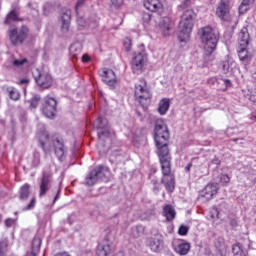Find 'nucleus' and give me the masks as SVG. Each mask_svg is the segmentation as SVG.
Here are the masks:
<instances>
[{
    "mask_svg": "<svg viewBox=\"0 0 256 256\" xmlns=\"http://www.w3.org/2000/svg\"><path fill=\"white\" fill-rule=\"evenodd\" d=\"M154 141L157 147V155L160 159L162 169V183L165 185L168 193L175 191V176L171 174V155H169V128L163 121H158L154 130Z\"/></svg>",
    "mask_w": 256,
    "mask_h": 256,
    "instance_id": "f257e3e1",
    "label": "nucleus"
},
{
    "mask_svg": "<svg viewBox=\"0 0 256 256\" xmlns=\"http://www.w3.org/2000/svg\"><path fill=\"white\" fill-rule=\"evenodd\" d=\"M191 6V0H182V3L178 6L179 11H183L179 23L178 39L180 43H187L191 39V31L195 25V11L189 8Z\"/></svg>",
    "mask_w": 256,
    "mask_h": 256,
    "instance_id": "f03ea898",
    "label": "nucleus"
},
{
    "mask_svg": "<svg viewBox=\"0 0 256 256\" xmlns=\"http://www.w3.org/2000/svg\"><path fill=\"white\" fill-rule=\"evenodd\" d=\"M37 139L44 153H49L51 148L54 147L55 155L58 157V159H61V157L65 155V144L63 139L55 136H49L47 130L38 132Z\"/></svg>",
    "mask_w": 256,
    "mask_h": 256,
    "instance_id": "7ed1b4c3",
    "label": "nucleus"
},
{
    "mask_svg": "<svg viewBox=\"0 0 256 256\" xmlns=\"http://www.w3.org/2000/svg\"><path fill=\"white\" fill-rule=\"evenodd\" d=\"M198 35L202 45H204L205 55H213L221 37L219 30L211 26H204L199 30Z\"/></svg>",
    "mask_w": 256,
    "mask_h": 256,
    "instance_id": "20e7f679",
    "label": "nucleus"
},
{
    "mask_svg": "<svg viewBox=\"0 0 256 256\" xmlns=\"http://www.w3.org/2000/svg\"><path fill=\"white\" fill-rule=\"evenodd\" d=\"M107 173H109V169L107 167H96L94 170L90 171L86 177V185H88V187H93V185L99 183V181H103V177H107Z\"/></svg>",
    "mask_w": 256,
    "mask_h": 256,
    "instance_id": "39448f33",
    "label": "nucleus"
},
{
    "mask_svg": "<svg viewBox=\"0 0 256 256\" xmlns=\"http://www.w3.org/2000/svg\"><path fill=\"white\" fill-rule=\"evenodd\" d=\"M134 97L139 103L151 99V90L147 86V81L140 79L139 83L135 84Z\"/></svg>",
    "mask_w": 256,
    "mask_h": 256,
    "instance_id": "423d86ee",
    "label": "nucleus"
},
{
    "mask_svg": "<svg viewBox=\"0 0 256 256\" xmlns=\"http://www.w3.org/2000/svg\"><path fill=\"white\" fill-rule=\"evenodd\" d=\"M29 35V28L23 26L20 30L13 28L9 30L10 41L14 45H21Z\"/></svg>",
    "mask_w": 256,
    "mask_h": 256,
    "instance_id": "0eeeda50",
    "label": "nucleus"
},
{
    "mask_svg": "<svg viewBox=\"0 0 256 256\" xmlns=\"http://www.w3.org/2000/svg\"><path fill=\"white\" fill-rule=\"evenodd\" d=\"M42 113L48 119H53L57 115V100L55 98L46 97L42 105Z\"/></svg>",
    "mask_w": 256,
    "mask_h": 256,
    "instance_id": "6e6552de",
    "label": "nucleus"
},
{
    "mask_svg": "<svg viewBox=\"0 0 256 256\" xmlns=\"http://www.w3.org/2000/svg\"><path fill=\"white\" fill-rule=\"evenodd\" d=\"M172 247L173 251L180 256L189 255V251H191V243L187 242L184 239L174 240L172 242Z\"/></svg>",
    "mask_w": 256,
    "mask_h": 256,
    "instance_id": "1a4fd4ad",
    "label": "nucleus"
},
{
    "mask_svg": "<svg viewBox=\"0 0 256 256\" xmlns=\"http://www.w3.org/2000/svg\"><path fill=\"white\" fill-rule=\"evenodd\" d=\"M97 123H100L97 127L98 129H103L102 131L98 132V147H101L103 145L105 139L109 140V135H111V132H109V124L107 120H103V118L98 117Z\"/></svg>",
    "mask_w": 256,
    "mask_h": 256,
    "instance_id": "9d476101",
    "label": "nucleus"
},
{
    "mask_svg": "<svg viewBox=\"0 0 256 256\" xmlns=\"http://www.w3.org/2000/svg\"><path fill=\"white\" fill-rule=\"evenodd\" d=\"M231 11V0H221L216 8V15L222 21H227Z\"/></svg>",
    "mask_w": 256,
    "mask_h": 256,
    "instance_id": "9b49d317",
    "label": "nucleus"
},
{
    "mask_svg": "<svg viewBox=\"0 0 256 256\" xmlns=\"http://www.w3.org/2000/svg\"><path fill=\"white\" fill-rule=\"evenodd\" d=\"M99 75L102 78V81L106 83L109 87L117 86V76H115V72L108 68H103L99 71Z\"/></svg>",
    "mask_w": 256,
    "mask_h": 256,
    "instance_id": "f8f14e48",
    "label": "nucleus"
},
{
    "mask_svg": "<svg viewBox=\"0 0 256 256\" xmlns=\"http://www.w3.org/2000/svg\"><path fill=\"white\" fill-rule=\"evenodd\" d=\"M53 181L52 175L49 172H43L42 178L39 182L40 192L39 197H45L49 191V186Z\"/></svg>",
    "mask_w": 256,
    "mask_h": 256,
    "instance_id": "ddd939ff",
    "label": "nucleus"
},
{
    "mask_svg": "<svg viewBox=\"0 0 256 256\" xmlns=\"http://www.w3.org/2000/svg\"><path fill=\"white\" fill-rule=\"evenodd\" d=\"M146 243L151 251H154V253H159V251L163 249V235L155 234L154 236L148 238Z\"/></svg>",
    "mask_w": 256,
    "mask_h": 256,
    "instance_id": "4468645a",
    "label": "nucleus"
},
{
    "mask_svg": "<svg viewBox=\"0 0 256 256\" xmlns=\"http://www.w3.org/2000/svg\"><path fill=\"white\" fill-rule=\"evenodd\" d=\"M145 59V52H139L132 58L131 66L133 73H139L143 70V66L145 65Z\"/></svg>",
    "mask_w": 256,
    "mask_h": 256,
    "instance_id": "2eb2a0df",
    "label": "nucleus"
},
{
    "mask_svg": "<svg viewBox=\"0 0 256 256\" xmlns=\"http://www.w3.org/2000/svg\"><path fill=\"white\" fill-rule=\"evenodd\" d=\"M218 190L219 187L217 183L207 184L206 187L200 193V197H203L204 199H206V201H211V199H213V196L217 195Z\"/></svg>",
    "mask_w": 256,
    "mask_h": 256,
    "instance_id": "dca6fc26",
    "label": "nucleus"
},
{
    "mask_svg": "<svg viewBox=\"0 0 256 256\" xmlns=\"http://www.w3.org/2000/svg\"><path fill=\"white\" fill-rule=\"evenodd\" d=\"M158 27H159L162 35L164 37H168V35H171V29H173V22H172L171 18L163 17L160 19Z\"/></svg>",
    "mask_w": 256,
    "mask_h": 256,
    "instance_id": "f3484780",
    "label": "nucleus"
},
{
    "mask_svg": "<svg viewBox=\"0 0 256 256\" xmlns=\"http://www.w3.org/2000/svg\"><path fill=\"white\" fill-rule=\"evenodd\" d=\"M144 7L152 13H163V3L161 0H146L144 1Z\"/></svg>",
    "mask_w": 256,
    "mask_h": 256,
    "instance_id": "a211bd4d",
    "label": "nucleus"
},
{
    "mask_svg": "<svg viewBox=\"0 0 256 256\" xmlns=\"http://www.w3.org/2000/svg\"><path fill=\"white\" fill-rule=\"evenodd\" d=\"M35 81L42 89H49V87L53 85V78L47 73L39 74V76L35 78Z\"/></svg>",
    "mask_w": 256,
    "mask_h": 256,
    "instance_id": "6ab92c4d",
    "label": "nucleus"
},
{
    "mask_svg": "<svg viewBox=\"0 0 256 256\" xmlns=\"http://www.w3.org/2000/svg\"><path fill=\"white\" fill-rule=\"evenodd\" d=\"M61 30L65 33L67 31H69V25L71 23V10L69 9H65L62 10L61 16Z\"/></svg>",
    "mask_w": 256,
    "mask_h": 256,
    "instance_id": "aec40b11",
    "label": "nucleus"
},
{
    "mask_svg": "<svg viewBox=\"0 0 256 256\" xmlns=\"http://www.w3.org/2000/svg\"><path fill=\"white\" fill-rule=\"evenodd\" d=\"M109 253H111V245L105 240L98 245L96 256H107Z\"/></svg>",
    "mask_w": 256,
    "mask_h": 256,
    "instance_id": "412c9836",
    "label": "nucleus"
},
{
    "mask_svg": "<svg viewBox=\"0 0 256 256\" xmlns=\"http://www.w3.org/2000/svg\"><path fill=\"white\" fill-rule=\"evenodd\" d=\"M238 43L239 47H247V45H249V31L247 28H242L238 34Z\"/></svg>",
    "mask_w": 256,
    "mask_h": 256,
    "instance_id": "4be33fe9",
    "label": "nucleus"
},
{
    "mask_svg": "<svg viewBox=\"0 0 256 256\" xmlns=\"http://www.w3.org/2000/svg\"><path fill=\"white\" fill-rule=\"evenodd\" d=\"M169 107H171V99L163 98L160 100L158 105V113L161 115H167V111H169Z\"/></svg>",
    "mask_w": 256,
    "mask_h": 256,
    "instance_id": "5701e85b",
    "label": "nucleus"
},
{
    "mask_svg": "<svg viewBox=\"0 0 256 256\" xmlns=\"http://www.w3.org/2000/svg\"><path fill=\"white\" fill-rule=\"evenodd\" d=\"M29 195H31V185L29 183H26L20 187V201H27V199H29Z\"/></svg>",
    "mask_w": 256,
    "mask_h": 256,
    "instance_id": "b1692460",
    "label": "nucleus"
},
{
    "mask_svg": "<svg viewBox=\"0 0 256 256\" xmlns=\"http://www.w3.org/2000/svg\"><path fill=\"white\" fill-rule=\"evenodd\" d=\"M163 215L168 221L175 219V209L171 205H166L163 208Z\"/></svg>",
    "mask_w": 256,
    "mask_h": 256,
    "instance_id": "393cba45",
    "label": "nucleus"
},
{
    "mask_svg": "<svg viewBox=\"0 0 256 256\" xmlns=\"http://www.w3.org/2000/svg\"><path fill=\"white\" fill-rule=\"evenodd\" d=\"M234 64L235 61H233V58H231V56H226L224 61L221 62L222 71L224 73H229V69H231V67H233Z\"/></svg>",
    "mask_w": 256,
    "mask_h": 256,
    "instance_id": "a878e982",
    "label": "nucleus"
},
{
    "mask_svg": "<svg viewBox=\"0 0 256 256\" xmlns=\"http://www.w3.org/2000/svg\"><path fill=\"white\" fill-rule=\"evenodd\" d=\"M232 253L234 256H247V252L243 250V246L240 243L232 246Z\"/></svg>",
    "mask_w": 256,
    "mask_h": 256,
    "instance_id": "bb28decb",
    "label": "nucleus"
},
{
    "mask_svg": "<svg viewBox=\"0 0 256 256\" xmlns=\"http://www.w3.org/2000/svg\"><path fill=\"white\" fill-rule=\"evenodd\" d=\"M7 91L9 93V95H10V98L13 101H19V99H21V94L19 93L18 89L10 87V88L7 89Z\"/></svg>",
    "mask_w": 256,
    "mask_h": 256,
    "instance_id": "cd10ccee",
    "label": "nucleus"
},
{
    "mask_svg": "<svg viewBox=\"0 0 256 256\" xmlns=\"http://www.w3.org/2000/svg\"><path fill=\"white\" fill-rule=\"evenodd\" d=\"M70 54L72 57H77V55H80L81 53V44L80 43H74L69 48Z\"/></svg>",
    "mask_w": 256,
    "mask_h": 256,
    "instance_id": "c85d7f7f",
    "label": "nucleus"
},
{
    "mask_svg": "<svg viewBox=\"0 0 256 256\" xmlns=\"http://www.w3.org/2000/svg\"><path fill=\"white\" fill-rule=\"evenodd\" d=\"M12 21H19V16L17 15V11L12 10L10 13L7 15L5 23L6 25H10Z\"/></svg>",
    "mask_w": 256,
    "mask_h": 256,
    "instance_id": "c756f323",
    "label": "nucleus"
},
{
    "mask_svg": "<svg viewBox=\"0 0 256 256\" xmlns=\"http://www.w3.org/2000/svg\"><path fill=\"white\" fill-rule=\"evenodd\" d=\"M238 57L240 61H245V59H247V46H239Z\"/></svg>",
    "mask_w": 256,
    "mask_h": 256,
    "instance_id": "7c9ffc66",
    "label": "nucleus"
},
{
    "mask_svg": "<svg viewBox=\"0 0 256 256\" xmlns=\"http://www.w3.org/2000/svg\"><path fill=\"white\" fill-rule=\"evenodd\" d=\"M40 163H41V154H39V152H34L33 158H32V167H39Z\"/></svg>",
    "mask_w": 256,
    "mask_h": 256,
    "instance_id": "2f4dec72",
    "label": "nucleus"
},
{
    "mask_svg": "<svg viewBox=\"0 0 256 256\" xmlns=\"http://www.w3.org/2000/svg\"><path fill=\"white\" fill-rule=\"evenodd\" d=\"M40 248H41V239L40 238H34L32 240L33 253H35V251H39Z\"/></svg>",
    "mask_w": 256,
    "mask_h": 256,
    "instance_id": "473e14b6",
    "label": "nucleus"
},
{
    "mask_svg": "<svg viewBox=\"0 0 256 256\" xmlns=\"http://www.w3.org/2000/svg\"><path fill=\"white\" fill-rule=\"evenodd\" d=\"M142 233H145V227L140 225L133 228L134 237H139V235H142Z\"/></svg>",
    "mask_w": 256,
    "mask_h": 256,
    "instance_id": "72a5a7b5",
    "label": "nucleus"
},
{
    "mask_svg": "<svg viewBox=\"0 0 256 256\" xmlns=\"http://www.w3.org/2000/svg\"><path fill=\"white\" fill-rule=\"evenodd\" d=\"M39 101H41V97L39 96H34L31 100H30V107L31 109H36L37 105H39Z\"/></svg>",
    "mask_w": 256,
    "mask_h": 256,
    "instance_id": "f704fd0d",
    "label": "nucleus"
},
{
    "mask_svg": "<svg viewBox=\"0 0 256 256\" xmlns=\"http://www.w3.org/2000/svg\"><path fill=\"white\" fill-rule=\"evenodd\" d=\"M37 203L36 198H32L30 203L22 209V211H31L32 209H35V205Z\"/></svg>",
    "mask_w": 256,
    "mask_h": 256,
    "instance_id": "c9c22d12",
    "label": "nucleus"
},
{
    "mask_svg": "<svg viewBox=\"0 0 256 256\" xmlns=\"http://www.w3.org/2000/svg\"><path fill=\"white\" fill-rule=\"evenodd\" d=\"M4 224H5V227L7 228L15 227V225H17V218L16 219L7 218Z\"/></svg>",
    "mask_w": 256,
    "mask_h": 256,
    "instance_id": "e433bc0d",
    "label": "nucleus"
},
{
    "mask_svg": "<svg viewBox=\"0 0 256 256\" xmlns=\"http://www.w3.org/2000/svg\"><path fill=\"white\" fill-rule=\"evenodd\" d=\"M189 233V227L185 225H181L178 229V235H181L182 237H185Z\"/></svg>",
    "mask_w": 256,
    "mask_h": 256,
    "instance_id": "4c0bfd02",
    "label": "nucleus"
},
{
    "mask_svg": "<svg viewBox=\"0 0 256 256\" xmlns=\"http://www.w3.org/2000/svg\"><path fill=\"white\" fill-rule=\"evenodd\" d=\"M25 63H27V58H24V59H17V60H13L12 61V66L13 67H21L23 65H25Z\"/></svg>",
    "mask_w": 256,
    "mask_h": 256,
    "instance_id": "58836bf2",
    "label": "nucleus"
},
{
    "mask_svg": "<svg viewBox=\"0 0 256 256\" xmlns=\"http://www.w3.org/2000/svg\"><path fill=\"white\" fill-rule=\"evenodd\" d=\"M210 217L211 219H219V209L217 207H212L210 209Z\"/></svg>",
    "mask_w": 256,
    "mask_h": 256,
    "instance_id": "ea45409f",
    "label": "nucleus"
},
{
    "mask_svg": "<svg viewBox=\"0 0 256 256\" xmlns=\"http://www.w3.org/2000/svg\"><path fill=\"white\" fill-rule=\"evenodd\" d=\"M220 182L223 183V185H228V183L231 182V178L227 174H222L220 176Z\"/></svg>",
    "mask_w": 256,
    "mask_h": 256,
    "instance_id": "a19ab883",
    "label": "nucleus"
},
{
    "mask_svg": "<svg viewBox=\"0 0 256 256\" xmlns=\"http://www.w3.org/2000/svg\"><path fill=\"white\" fill-rule=\"evenodd\" d=\"M247 11H249V7L247 6V4H245V1H242L239 7V13L243 14V13H247Z\"/></svg>",
    "mask_w": 256,
    "mask_h": 256,
    "instance_id": "79ce46f5",
    "label": "nucleus"
},
{
    "mask_svg": "<svg viewBox=\"0 0 256 256\" xmlns=\"http://www.w3.org/2000/svg\"><path fill=\"white\" fill-rule=\"evenodd\" d=\"M124 48L126 51H131V40L129 38L124 39Z\"/></svg>",
    "mask_w": 256,
    "mask_h": 256,
    "instance_id": "37998d69",
    "label": "nucleus"
},
{
    "mask_svg": "<svg viewBox=\"0 0 256 256\" xmlns=\"http://www.w3.org/2000/svg\"><path fill=\"white\" fill-rule=\"evenodd\" d=\"M230 226L232 229H236V227L239 226V221H237V219L230 220Z\"/></svg>",
    "mask_w": 256,
    "mask_h": 256,
    "instance_id": "c03bdc74",
    "label": "nucleus"
},
{
    "mask_svg": "<svg viewBox=\"0 0 256 256\" xmlns=\"http://www.w3.org/2000/svg\"><path fill=\"white\" fill-rule=\"evenodd\" d=\"M111 2L114 7H121L123 5V0H111Z\"/></svg>",
    "mask_w": 256,
    "mask_h": 256,
    "instance_id": "a18cd8bd",
    "label": "nucleus"
},
{
    "mask_svg": "<svg viewBox=\"0 0 256 256\" xmlns=\"http://www.w3.org/2000/svg\"><path fill=\"white\" fill-rule=\"evenodd\" d=\"M152 183L154 185L153 187L154 193H159V184H157V181L153 180Z\"/></svg>",
    "mask_w": 256,
    "mask_h": 256,
    "instance_id": "49530a36",
    "label": "nucleus"
},
{
    "mask_svg": "<svg viewBox=\"0 0 256 256\" xmlns=\"http://www.w3.org/2000/svg\"><path fill=\"white\" fill-rule=\"evenodd\" d=\"M82 61H83V63H89V61H91V57H89V55H87V54H84L82 56Z\"/></svg>",
    "mask_w": 256,
    "mask_h": 256,
    "instance_id": "de8ad7c7",
    "label": "nucleus"
},
{
    "mask_svg": "<svg viewBox=\"0 0 256 256\" xmlns=\"http://www.w3.org/2000/svg\"><path fill=\"white\" fill-rule=\"evenodd\" d=\"M211 163H213V165H221V160L217 157H214Z\"/></svg>",
    "mask_w": 256,
    "mask_h": 256,
    "instance_id": "09e8293b",
    "label": "nucleus"
},
{
    "mask_svg": "<svg viewBox=\"0 0 256 256\" xmlns=\"http://www.w3.org/2000/svg\"><path fill=\"white\" fill-rule=\"evenodd\" d=\"M191 167H193V163L190 162L185 166L184 169L187 173H189V171H191Z\"/></svg>",
    "mask_w": 256,
    "mask_h": 256,
    "instance_id": "8fccbe9b",
    "label": "nucleus"
},
{
    "mask_svg": "<svg viewBox=\"0 0 256 256\" xmlns=\"http://www.w3.org/2000/svg\"><path fill=\"white\" fill-rule=\"evenodd\" d=\"M224 85H225V87H231V80H229V79H224Z\"/></svg>",
    "mask_w": 256,
    "mask_h": 256,
    "instance_id": "3c124183",
    "label": "nucleus"
},
{
    "mask_svg": "<svg viewBox=\"0 0 256 256\" xmlns=\"http://www.w3.org/2000/svg\"><path fill=\"white\" fill-rule=\"evenodd\" d=\"M60 193H61V190H58L56 196L54 197L53 203H57V201L59 200Z\"/></svg>",
    "mask_w": 256,
    "mask_h": 256,
    "instance_id": "603ef678",
    "label": "nucleus"
},
{
    "mask_svg": "<svg viewBox=\"0 0 256 256\" xmlns=\"http://www.w3.org/2000/svg\"><path fill=\"white\" fill-rule=\"evenodd\" d=\"M83 3H85V0H78V2L76 4V9H79V7H81V5H83Z\"/></svg>",
    "mask_w": 256,
    "mask_h": 256,
    "instance_id": "864d4df0",
    "label": "nucleus"
},
{
    "mask_svg": "<svg viewBox=\"0 0 256 256\" xmlns=\"http://www.w3.org/2000/svg\"><path fill=\"white\" fill-rule=\"evenodd\" d=\"M77 23L78 25H81V27H83V18H78Z\"/></svg>",
    "mask_w": 256,
    "mask_h": 256,
    "instance_id": "5fc2aeb1",
    "label": "nucleus"
},
{
    "mask_svg": "<svg viewBox=\"0 0 256 256\" xmlns=\"http://www.w3.org/2000/svg\"><path fill=\"white\" fill-rule=\"evenodd\" d=\"M144 19H147V21H151V15L150 14H145Z\"/></svg>",
    "mask_w": 256,
    "mask_h": 256,
    "instance_id": "6e6d98bb",
    "label": "nucleus"
},
{
    "mask_svg": "<svg viewBox=\"0 0 256 256\" xmlns=\"http://www.w3.org/2000/svg\"><path fill=\"white\" fill-rule=\"evenodd\" d=\"M0 256H3V243L0 242Z\"/></svg>",
    "mask_w": 256,
    "mask_h": 256,
    "instance_id": "4d7b16f0",
    "label": "nucleus"
},
{
    "mask_svg": "<svg viewBox=\"0 0 256 256\" xmlns=\"http://www.w3.org/2000/svg\"><path fill=\"white\" fill-rule=\"evenodd\" d=\"M20 83H21L22 85H25V83H29V80H27V79H22V80H20Z\"/></svg>",
    "mask_w": 256,
    "mask_h": 256,
    "instance_id": "13d9d810",
    "label": "nucleus"
},
{
    "mask_svg": "<svg viewBox=\"0 0 256 256\" xmlns=\"http://www.w3.org/2000/svg\"><path fill=\"white\" fill-rule=\"evenodd\" d=\"M250 100H252L253 103H256V98H255V96H251V97H250Z\"/></svg>",
    "mask_w": 256,
    "mask_h": 256,
    "instance_id": "bf43d9fd",
    "label": "nucleus"
},
{
    "mask_svg": "<svg viewBox=\"0 0 256 256\" xmlns=\"http://www.w3.org/2000/svg\"><path fill=\"white\" fill-rule=\"evenodd\" d=\"M243 1H245V5H247V7H249V1H247V0H243Z\"/></svg>",
    "mask_w": 256,
    "mask_h": 256,
    "instance_id": "052dcab7",
    "label": "nucleus"
},
{
    "mask_svg": "<svg viewBox=\"0 0 256 256\" xmlns=\"http://www.w3.org/2000/svg\"><path fill=\"white\" fill-rule=\"evenodd\" d=\"M3 221V215L0 214V223Z\"/></svg>",
    "mask_w": 256,
    "mask_h": 256,
    "instance_id": "680f3d73",
    "label": "nucleus"
},
{
    "mask_svg": "<svg viewBox=\"0 0 256 256\" xmlns=\"http://www.w3.org/2000/svg\"><path fill=\"white\" fill-rule=\"evenodd\" d=\"M14 215H17V212H15Z\"/></svg>",
    "mask_w": 256,
    "mask_h": 256,
    "instance_id": "e2e57ef3",
    "label": "nucleus"
}]
</instances>
